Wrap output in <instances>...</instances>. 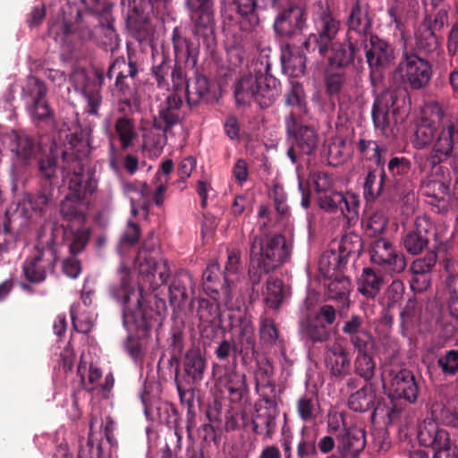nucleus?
Wrapping results in <instances>:
<instances>
[{"mask_svg":"<svg viewBox=\"0 0 458 458\" xmlns=\"http://www.w3.org/2000/svg\"><path fill=\"white\" fill-rule=\"evenodd\" d=\"M115 131L121 141L122 148L127 149L136 136L132 121L127 117H120L115 123Z\"/></svg>","mask_w":458,"mask_h":458,"instance_id":"nucleus-59","label":"nucleus"},{"mask_svg":"<svg viewBox=\"0 0 458 458\" xmlns=\"http://www.w3.org/2000/svg\"><path fill=\"white\" fill-rule=\"evenodd\" d=\"M436 128L428 121L421 122L413 134L412 144L416 149H423L434 144L437 137Z\"/></svg>","mask_w":458,"mask_h":458,"instance_id":"nucleus-57","label":"nucleus"},{"mask_svg":"<svg viewBox=\"0 0 458 458\" xmlns=\"http://www.w3.org/2000/svg\"><path fill=\"white\" fill-rule=\"evenodd\" d=\"M342 332L348 337L354 350H362L373 345V336L368 327L365 318L357 314L351 315L342 327Z\"/></svg>","mask_w":458,"mask_h":458,"instance_id":"nucleus-27","label":"nucleus"},{"mask_svg":"<svg viewBox=\"0 0 458 458\" xmlns=\"http://www.w3.org/2000/svg\"><path fill=\"white\" fill-rule=\"evenodd\" d=\"M305 48H297L294 46L286 44L282 49L281 63L284 70L289 72L292 76L304 75L306 70L307 57Z\"/></svg>","mask_w":458,"mask_h":458,"instance_id":"nucleus-41","label":"nucleus"},{"mask_svg":"<svg viewBox=\"0 0 458 458\" xmlns=\"http://www.w3.org/2000/svg\"><path fill=\"white\" fill-rule=\"evenodd\" d=\"M285 104L291 106L300 118L301 114L308 112L306 95L303 86L299 82H293L290 90L285 95Z\"/></svg>","mask_w":458,"mask_h":458,"instance_id":"nucleus-54","label":"nucleus"},{"mask_svg":"<svg viewBox=\"0 0 458 458\" xmlns=\"http://www.w3.org/2000/svg\"><path fill=\"white\" fill-rule=\"evenodd\" d=\"M140 228L134 222L128 221L126 228L120 237L117 249L123 253L126 249L134 246L140 240Z\"/></svg>","mask_w":458,"mask_h":458,"instance_id":"nucleus-62","label":"nucleus"},{"mask_svg":"<svg viewBox=\"0 0 458 458\" xmlns=\"http://www.w3.org/2000/svg\"><path fill=\"white\" fill-rule=\"evenodd\" d=\"M254 409L255 411L251 417L253 433L264 435V439H271L276 431L279 407H266L260 403H256Z\"/></svg>","mask_w":458,"mask_h":458,"instance_id":"nucleus-28","label":"nucleus"},{"mask_svg":"<svg viewBox=\"0 0 458 458\" xmlns=\"http://www.w3.org/2000/svg\"><path fill=\"white\" fill-rule=\"evenodd\" d=\"M182 95L169 92L157 106V114L154 117L153 126L164 133L171 132L173 128L181 123L183 115Z\"/></svg>","mask_w":458,"mask_h":458,"instance_id":"nucleus-21","label":"nucleus"},{"mask_svg":"<svg viewBox=\"0 0 458 458\" xmlns=\"http://www.w3.org/2000/svg\"><path fill=\"white\" fill-rule=\"evenodd\" d=\"M202 281L204 291L208 295L222 293L225 297H229L230 283L233 279L221 272L217 263H213L206 268L202 275Z\"/></svg>","mask_w":458,"mask_h":458,"instance_id":"nucleus-34","label":"nucleus"},{"mask_svg":"<svg viewBox=\"0 0 458 458\" xmlns=\"http://www.w3.org/2000/svg\"><path fill=\"white\" fill-rule=\"evenodd\" d=\"M371 346H366L364 349L355 350L357 355L354 360V371L362 377L366 382L371 380L376 371V362L369 350Z\"/></svg>","mask_w":458,"mask_h":458,"instance_id":"nucleus-51","label":"nucleus"},{"mask_svg":"<svg viewBox=\"0 0 458 458\" xmlns=\"http://www.w3.org/2000/svg\"><path fill=\"white\" fill-rule=\"evenodd\" d=\"M432 417L436 422L453 428H458V402L453 401L447 405L435 403L431 407Z\"/></svg>","mask_w":458,"mask_h":458,"instance_id":"nucleus-49","label":"nucleus"},{"mask_svg":"<svg viewBox=\"0 0 458 458\" xmlns=\"http://www.w3.org/2000/svg\"><path fill=\"white\" fill-rule=\"evenodd\" d=\"M375 13L368 3L356 0L347 12L344 20V35L347 52L350 54L352 67L355 61H362V45L374 35Z\"/></svg>","mask_w":458,"mask_h":458,"instance_id":"nucleus-7","label":"nucleus"},{"mask_svg":"<svg viewBox=\"0 0 458 458\" xmlns=\"http://www.w3.org/2000/svg\"><path fill=\"white\" fill-rule=\"evenodd\" d=\"M400 328L401 334L404 337H410L416 322L415 302L409 300L404 308L400 312Z\"/></svg>","mask_w":458,"mask_h":458,"instance_id":"nucleus-60","label":"nucleus"},{"mask_svg":"<svg viewBox=\"0 0 458 458\" xmlns=\"http://www.w3.org/2000/svg\"><path fill=\"white\" fill-rule=\"evenodd\" d=\"M215 2L216 0H186L191 21V34L210 53L216 47Z\"/></svg>","mask_w":458,"mask_h":458,"instance_id":"nucleus-10","label":"nucleus"},{"mask_svg":"<svg viewBox=\"0 0 458 458\" xmlns=\"http://www.w3.org/2000/svg\"><path fill=\"white\" fill-rule=\"evenodd\" d=\"M184 349V325H175L171 328L170 337L168 339V350L170 352V363L180 362Z\"/></svg>","mask_w":458,"mask_h":458,"instance_id":"nucleus-52","label":"nucleus"},{"mask_svg":"<svg viewBox=\"0 0 458 458\" xmlns=\"http://www.w3.org/2000/svg\"><path fill=\"white\" fill-rule=\"evenodd\" d=\"M172 69V59L168 54L163 52L161 61L151 67V76L157 88L169 90L168 76Z\"/></svg>","mask_w":458,"mask_h":458,"instance_id":"nucleus-56","label":"nucleus"},{"mask_svg":"<svg viewBox=\"0 0 458 458\" xmlns=\"http://www.w3.org/2000/svg\"><path fill=\"white\" fill-rule=\"evenodd\" d=\"M264 294V301L268 308L273 310L279 308L285 294L283 281L273 277L268 278Z\"/></svg>","mask_w":458,"mask_h":458,"instance_id":"nucleus-53","label":"nucleus"},{"mask_svg":"<svg viewBox=\"0 0 458 458\" xmlns=\"http://www.w3.org/2000/svg\"><path fill=\"white\" fill-rule=\"evenodd\" d=\"M445 270L447 273L446 285V309L450 317L458 323V264L451 259L444 261Z\"/></svg>","mask_w":458,"mask_h":458,"instance_id":"nucleus-37","label":"nucleus"},{"mask_svg":"<svg viewBox=\"0 0 458 458\" xmlns=\"http://www.w3.org/2000/svg\"><path fill=\"white\" fill-rule=\"evenodd\" d=\"M144 242L135 258L139 270L138 286L132 282L130 268L121 263L118 281L109 286L110 297L123 310V324L140 335H148L151 329L161 327L166 313L165 301L156 291L166 284L170 269L166 261L159 262L149 253Z\"/></svg>","mask_w":458,"mask_h":458,"instance_id":"nucleus-1","label":"nucleus"},{"mask_svg":"<svg viewBox=\"0 0 458 458\" xmlns=\"http://www.w3.org/2000/svg\"><path fill=\"white\" fill-rule=\"evenodd\" d=\"M230 328L237 335L233 340V355H241L242 360L249 358L255 352L254 327L250 317L244 310H231L228 314Z\"/></svg>","mask_w":458,"mask_h":458,"instance_id":"nucleus-15","label":"nucleus"},{"mask_svg":"<svg viewBox=\"0 0 458 458\" xmlns=\"http://www.w3.org/2000/svg\"><path fill=\"white\" fill-rule=\"evenodd\" d=\"M411 161L407 157L392 156L386 164L391 185L396 189L408 188L411 183Z\"/></svg>","mask_w":458,"mask_h":458,"instance_id":"nucleus-33","label":"nucleus"},{"mask_svg":"<svg viewBox=\"0 0 458 458\" xmlns=\"http://www.w3.org/2000/svg\"><path fill=\"white\" fill-rule=\"evenodd\" d=\"M363 250V242L361 237L355 233H349L341 239L338 247V252L335 250L327 251L322 255L320 266L327 265V273L333 271L341 272L348 262L350 258L356 260Z\"/></svg>","mask_w":458,"mask_h":458,"instance_id":"nucleus-16","label":"nucleus"},{"mask_svg":"<svg viewBox=\"0 0 458 458\" xmlns=\"http://www.w3.org/2000/svg\"><path fill=\"white\" fill-rule=\"evenodd\" d=\"M369 260L390 275L400 274L406 268L404 255L396 250L393 243L383 237L371 240L369 247Z\"/></svg>","mask_w":458,"mask_h":458,"instance_id":"nucleus-14","label":"nucleus"},{"mask_svg":"<svg viewBox=\"0 0 458 458\" xmlns=\"http://www.w3.org/2000/svg\"><path fill=\"white\" fill-rule=\"evenodd\" d=\"M357 149L366 159L372 161L376 166L386 165V159L383 154L386 152V148L379 145L377 141L360 139L357 143Z\"/></svg>","mask_w":458,"mask_h":458,"instance_id":"nucleus-50","label":"nucleus"},{"mask_svg":"<svg viewBox=\"0 0 458 458\" xmlns=\"http://www.w3.org/2000/svg\"><path fill=\"white\" fill-rule=\"evenodd\" d=\"M207 364V359L199 348L189 349L182 360L183 373L180 379L199 385L204 378Z\"/></svg>","mask_w":458,"mask_h":458,"instance_id":"nucleus-30","label":"nucleus"},{"mask_svg":"<svg viewBox=\"0 0 458 458\" xmlns=\"http://www.w3.org/2000/svg\"><path fill=\"white\" fill-rule=\"evenodd\" d=\"M191 284V278L187 274L175 276L168 287L169 301L174 309H182L188 300L187 288Z\"/></svg>","mask_w":458,"mask_h":458,"instance_id":"nucleus-45","label":"nucleus"},{"mask_svg":"<svg viewBox=\"0 0 458 458\" xmlns=\"http://www.w3.org/2000/svg\"><path fill=\"white\" fill-rule=\"evenodd\" d=\"M433 225L426 216L417 217L413 228L403 239L406 251L411 255H419L428 248L429 238L433 235Z\"/></svg>","mask_w":458,"mask_h":458,"instance_id":"nucleus-25","label":"nucleus"},{"mask_svg":"<svg viewBox=\"0 0 458 458\" xmlns=\"http://www.w3.org/2000/svg\"><path fill=\"white\" fill-rule=\"evenodd\" d=\"M139 68L140 65L131 55H128L127 59L120 56L113 62V70H117L115 86L123 94L125 95L131 91L126 80L128 78L133 80L139 73Z\"/></svg>","mask_w":458,"mask_h":458,"instance_id":"nucleus-40","label":"nucleus"},{"mask_svg":"<svg viewBox=\"0 0 458 458\" xmlns=\"http://www.w3.org/2000/svg\"><path fill=\"white\" fill-rule=\"evenodd\" d=\"M71 318L74 329L81 334H89L93 327L92 318L81 310L80 303H74L70 309Z\"/></svg>","mask_w":458,"mask_h":458,"instance_id":"nucleus-58","label":"nucleus"},{"mask_svg":"<svg viewBox=\"0 0 458 458\" xmlns=\"http://www.w3.org/2000/svg\"><path fill=\"white\" fill-rule=\"evenodd\" d=\"M4 141L8 142L10 150L14 154L17 162L28 165L35 157L37 148L34 140L24 133L15 131L4 135Z\"/></svg>","mask_w":458,"mask_h":458,"instance_id":"nucleus-35","label":"nucleus"},{"mask_svg":"<svg viewBox=\"0 0 458 458\" xmlns=\"http://www.w3.org/2000/svg\"><path fill=\"white\" fill-rule=\"evenodd\" d=\"M392 187L387 177L386 165L369 168L363 183V196L367 202H372Z\"/></svg>","mask_w":458,"mask_h":458,"instance_id":"nucleus-32","label":"nucleus"},{"mask_svg":"<svg viewBox=\"0 0 458 458\" xmlns=\"http://www.w3.org/2000/svg\"><path fill=\"white\" fill-rule=\"evenodd\" d=\"M415 46L411 52H416L419 55L420 54L428 55L437 50L438 47V38L435 32L421 24L416 29L414 33Z\"/></svg>","mask_w":458,"mask_h":458,"instance_id":"nucleus-47","label":"nucleus"},{"mask_svg":"<svg viewBox=\"0 0 458 458\" xmlns=\"http://www.w3.org/2000/svg\"><path fill=\"white\" fill-rule=\"evenodd\" d=\"M437 366L445 376L456 375L458 373V349H450L441 354L437 359Z\"/></svg>","mask_w":458,"mask_h":458,"instance_id":"nucleus-61","label":"nucleus"},{"mask_svg":"<svg viewBox=\"0 0 458 458\" xmlns=\"http://www.w3.org/2000/svg\"><path fill=\"white\" fill-rule=\"evenodd\" d=\"M296 409L298 415L305 422L311 421L316 418V400L312 396L308 394L301 396L297 401Z\"/></svg>","mask_w":458,"mask_h":458,"instance_id":"nucleus-64","label":"nucleus"},{"mask_svg":"<svg viewBox=\"0 0 458 458\" xmlns=\"http://www.w3.org/2000/svg\"><path fill=\"white\" fill-rule=\"evenodd\" d=\"M362 48L370 83L376 88L383 83L386 72L395 64L398 55L396 47L389 38L376 33L368 38Z\"/></svg>","mask_w":458,"mask_h":458,"instance_id":"nucleus-8","label":"nucleus"},{"mask_svg":"<svg viewBox=\"0 0 458 458\" xmlns=\"http://www.w3.org/2000/svg\"><path fill=\"white\" fill-rule=\"evenodd\" d=\"M249 277L253 285L264 275L282 266L290 257L285 238L280 233H261L250 238Z\"/></svg>","mask_w":458,"mask_h":458,"instance_id":"nucleus-4","label":"nucleus"},{"mask_svg":"<svg viewBox=\"0 0 458 458\" xmlns=\"http://www.w3.org/2000/svg\"><path fill=\"white\" fill-rule=\"evenodd\" d=\"M432 149L444 160H458V119L444 118L438 124Z\"/></svg>","mask_w":458,"mask_h":458,"instance_id":"nucleus-22","label":"nucleus"},{"mask_svg":"<svg viewBox=\"0 0 458 458\" xmlns=\"http://www.w3.org/2000/svg\"><path fill=\"white\" fill-rule=\"evenodd\" d=\"M257 394L261 397V401L266 407H278L280 397L277 394L276 387L272 380L257 377L255 383Z\"/></svg>","mask_w":458,"mask_h":458,"instance_id":"nucleus-55","label":"nucleus"},{"mask_svg":"<svg viewBox=\"0 0 458 458\" xmlns=\"http://www.w3.org/2000/svg\"><path fill=\"white\" fill-rule=\"evenodd\" d=\"M171 40L173 43L174 54V64L172 66L170 75L172 81V90L170 92H177L180 95L186 89V74L183 72L179 59L185 57L186 65L194 68L199 61V47L202 43H199L195 39L192 40L182 36L181 30L175 27L173 30Z\"/></svg>","mask_w":458,"mask_h":458,"instance_id":"nucleus-12","label":"nucleus"},{"mask_svg":"<svg viewBox=\"0 0 458 458\" xmlns=\"http://www.w3.org/2000/svg\"><path fill=\"white\" fill-rule=\"evenodd\" d=\"M62 231L65 240L71 241L69 243L71 254L75 256L81 253L89 240V228L85 227L84 225L73 227L62 226Z\"/></svg>","mask_w":458,"mask_h":458,"instance_id":"nucleus-48","label":"nucleus"},{"mask_svg":"<svg viewBox=\"0 0 458 458\" xmlns=\"http://www.w3.org/2000/svg\"><path fill=\"white\" fill-rule=\"evenodd\" d=\"M385 284L383 274L374 267L362 269L358 279V291L367 299H375Z\"/></svg>","mask_w":458,"mask_h":458,"instance_id":"nucleus-39","label":"nucleus"},{"mask_svg":"<svg viewBox=\"0 0 458 458\" xmlns=\"http://www.w3.org/2000/svg\"><path fill=\"white\" fill-rule=\"evenodd\" d=\"M287 133L301 154L312 155L318 146V134L315 128L302 124L298 115L293 111L285 118Z\"/></svg>","mask_w":458,"mask_h":458,"instance_id":"nucleus-20","label":"nucleus"},{"mask_svg":"<svg viewBox=\"0 0 458 458\" xmlns=\"http://www.w3.org/2000/svg\"><path fill=\"white\" fill-rule=\"evenodd\" d=\"M382 380L388 386L390 395L415 403L420 394V383L412 371L403 368H385Z\"/></svg>","mask_w":458,"mask_h":458,"instance_id":"nucleus-13","label":"nucleus"},{"mask_svg":"<svg viewBox=\"0 0 458 458\" xmlns=\"http://www.w3.org/2000/svg\"><path fill=\"white\" fill-rule=\"evenodd\" d=\"M47 89L43 81L36 76H29L26 80L25 85L22 88L23 97L31 98V102L45 98Z\"/></svg>","mask_w":458,"mask_h":458,"instance_id":"nucleus-63","label":"nucleus"},{"mask_svg":"<svg viewBox=\"0 0 458 458\" xmlns=\"http://www.w3.org/2000/svg\"><path fill=\"white\" fill-rule=\"evenodd\" d=\"M307 12L299 4H289L279 11L274 21V31L280 39H293L301 35L307 25Z\"/></svg>","mask_w":458,"mask_h":458,"instance_id":"nucleus-18","label":"nucleus"},{"mask_svg":"<svg viewBox=\"0 0 458 458\" xmlns=\"http://www.w3.org/2000/svg\"><path fill=\"white\" fill-rule=\"evenodd\" d=\"M55 189L38 184L37 191L35 193H28L25 197V201L35 214L43 216L54 204Z\"/></svg>","mask_w":458,"mask_h":458,"instance_id":"nucleus-44","label":"nucleus"},{"mask_svg":"<svg viewBox=\"0 0 458 458\" xmlns=\"http://www.w3.org/2000/svg\"><path fill=\"white\" fill-rule=\"evenodd\" d=\"M344 424V420H341ZM337 452L341 458H358L366 446V433L361 428L353 426L343 429L337 434Z\"/></svg>","mask_w":458,"mask_h":458,"instance_id":"nucleus-24","label":"nucleus"},{"mask_svg":"<svg viewBox=\"0 0 458 458\" xmlns=\"http://www.w3.org/2000/svg\"><path fill=\"white\" fill-rule=\"evenodd\" d=\"M211 300L199 298L198 299L197 314L200 321L199 328L204 336L210 331L212 335L216 334L221 327V312L220 305L217 301L219 295H209Z\"/></svg>","mask_w":458,"mask_h":458,"instance_id":"nucleus-26","label":"nucleus"},{"mask_svg":"<svg viewBox=\"0 0 458 458\" xmlns=\"http://www.w3.org/2000/svg\"><path fill=\"white\" fill-rule=\"evenodd\" d=\"M72 13H75L74 21H69L66 16H64L63 22L59 25H55L51 28L52 33L55 34V38L60 40L61 44L70 43L71 38L74 35L82 40H89L93 38V30L90 28V18L93 15L88 12H82L78 7H71Z\"/></svg>","mask_w":458,"mask_h":458,"instance_id":"nucleus-19","label":"nucleus"},{"mask_svg":"<svg viewBox=\"0 0 458 458\" xmlns=\"http://www.w3.org/2000/svg\"><path fill=\"white\" fill-rule=\"evenodd\" d=\"M59 230L56 225H52L49 232L47 225L38 231L34 250L21 265L22 276L29 283L42 284L48 275L55 273L59 259L55 232Z\"/></svg>","mask_w":458,"mask_h":458,"instance_id":"nucleus-6","label":"nucleus"},{"mask_svg":"<svg viewBox=\"0 0 458 458\" xmlns=\"http://www.w3.org/2000/svg\"><path fill=\"white\" fill-rule=\"evenodd\" d=\"M312 21L314 32L310 33L302 42V47L307 53L318 52L321 58L327 59L332 68L352 67L345 35L342 41L337 40L341 30L342 21L329 7H321L313 13Z\"/></svg>","mask_w":458,"mask_h":458,"instance_id":"nucleus-2","label":"nucleus"},{"mask_svg":"<svg viewBox=\"0 0 458 458\" xmlns=\"http://www.w3.org/2000/svg\"><path fill=\"white\" fill-rule=\"evenodd\" d=\"M433 75L432 64L416 52H411L405 47L401 59L393 71V80L408 85L411 89L426 88Z\"/></svg>","mask_w":458,"mask_h":458,"instance_id":"nucleus-11","label":"nucleus"},{"mask_svg":"<svg viewBox=\"0 0 458 458\" xmlns=\"http://www.w3.org/2000/svg\"><path fill=\"white\" fill-rule=\"evenodd\" d=\"M352 291L351 280L343 275H336L327 284V295L328 300L337 302L338 308L348 309L350 306V294Z\"/></svg>","mask_w":458,"mask_h":458,"instance_id":"nucleus-42","label":"nucleus"},{"mask_svg":"<svg viewBox=\"0 0 458 458\" xmlns=\"http://www.w3.org/2000/svg\"><path fill=\"white\" fill-rule=\"evenodd\" d=\"M346 69L332 68L327 61V70L324 76L325 92L332 102L340 99L347 81Z\"/></svg>","mask_w":458,"mask_h":458,"instance_id":"nucleus-43","label":"nucleus"},{"mask_svg":"<svg viewBox=\"0 0 458 458\" xmlns=\"http://www.w3.org/2000/svg\"><path fill=\"white\" fill-rule=\"evenodd\" d=\"M98 182L86 171L80 161H76L72 175L68 183V192L61 201L60 214L64 226L73 227L85 225L90 206V196L97 191Z\"/></svg>","mask_w":458,"mask_h":458,"instance_id":"nucleus-5","label":"nucleus"},{"mask_svg":"<svg viewBox=\"0 0 458 458\" xmlns=\"http://www.w3.org/2000/svg\"><path fill=\"white\" fill-rule=\"evenodd\" d=\"M324 362L330 376L335 380H343L352 372V359L348 349L339 342L327 345Z\"/></svg>","mask_w":458,"mask_h":458,"instance_id":"nucleus-23","label":"nucleus"},{"mask_svg":"<svg viewBox=\"0 0 458 458\" xmlns=\"http://www.w3.org/2000/svg\"><path fill=\"white\" fill-rule=\"evenodd\" d=\"M184 93L190 106L210 103L216 99L215 85L208 77L199 73L192 80L188 81Z\"/></svg>","mask_w":458,"mask_h":458,"instance_id":"nucleus-29","label":"nucleus"},{"mask_svg":"<svg viewBox=\"0 0 458 458\" xmlns=\"http://www.w3.org/2000/svg\"><path fill=\"white\" fill-rule=\"evenodd\" d=\"M57 158L47 156L38 162V184L55 188L58 184Z\"/></svg>","mask_w":458,"mask_h":458,"instance_id":"nucleus-46","label":"nucleus"},{"mask_svg":"<svg viewBox=\"0 0 458 458\" xmlns=\"http://www.w3.org/2000/svg\"><path fill=\"white\" fill-rule=\"evenodd\" d=\"M347 405L350 410L356 412H365L373 410L372 419L380 410V404L377 403V394L371 385H364L355 392L352 393L348 398Z\"/></svg>","mask_w":458,"mask_h":458,"instance_id":"nucleus-38","label":"nucleus"},{"mask_svg":"<svg viewBox=\"0 0 458 458\" xmlns=\"http://www.w3.org/2000/svg\"><path fill=\"white\" fill-rule=\"evenodd\" d=\"M267 57L253 62L248 74L242 76L234 87L238 106L250 105L253 100L261 108L270 107L281 92L280 81L271 74Z\"/></svg>","mask_w":458,"mask_h":458,"instance_id":"nucleus-3","label":"nucleus"},{"mask_svg":"<svg viewBox=\"0 0 458 458\" xmlns=\"http://www.w3.org/2000/svg\"><path fill=\"white\" fill-rule=\"evenodd\" d=\"M408 98V92L403 88L388 89L378 95L373 103L371 116L376 130L385 136L393 132L398 123L400 109Z\"/></svg>","mask_w":458,"mask_h":458,"instance_id":"nucleus-9","label":"nucleus"},{"mask_svg":"<svg viewBox=\"0 0 458 458\" xmlns=\"http://www.w3.org/2000/svg\"><path fill=\"white\" fill-rule=\"evenodd\" d=\"M220 384L227 393L232 403L248 402L250 389L244 373L236 369H229L220 377Z\"/></svg>","mask_w":458,"mask_h":458,"instance_id":"nucleus-31","label":"nucleus"},{"mask_svg":"<svg viewBox=\"0 0 458 458\" xmlns=\"http://www.w3.org/2000/svg\"><path fill=\"white\" fill-rule=\"evenodd\" d=\"M299 332L302 340L313 345L327 343L332 335L331 327L323 321L313 318L311 315H307L300 320Z\"/></svg>","mask_w":458,"mask_h":458,"instance_id":"nucleus-36","label":"nucleus"},{"mask_svg":"<svg viewBox=\"0 0 458 458\" xmlns=\"http://www.w3.org/2000/svg\"><path fill=\"white\" fill-rule=\"evenodd\" d=\"M319 208L335 216H343L348 221L358 218L360 197L358 194L346 191H333L316 197Z\"/></svg>","mask_w":458,"mask_h":458,"instance_id":"nucleus-17","label":"nucleus"}]
</instances>
